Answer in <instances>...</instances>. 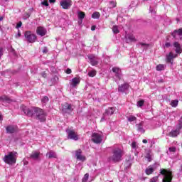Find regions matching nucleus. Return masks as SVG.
<instances>
[{
	"label": "nucleus",
	"mask_w": 182,
	"mask_h": 182,
	"mask_svg": "<svg viewBox=\"0 0 182 182\" xmlns=\"http://www.w3.org/2000/svg\"><path fill=\"white\" fill-rule=\"evenodd\" d=\"M180 134V132L177 129H173L169 132V137H177V136Z\"/></svg>",
	"instance_id": "obj_24"
},
{
	"label": "nucleus",
	"mask_w": 182,
	"mask_h": 182,
	"mask_svg": "<svg viewBox=\"0 0 182 182\" xmlns=\"http://www.w3.org/2000/svg\"><path fill=\"white\" fill-rule=\"evenodd\" d=\"M65 73H67V75H70V73H72V70L70 68H68Z\"/></svg>",
	"instance_id": "obj_48"
},
{
	"label": "nucleus",
	"mask_w": 182,
	"mask_h": 182,
	"mask_svg": "<svg viewBox=\"0 0 182 182\" xmlns=\"http://www.w3.org/2000/svg\"><path fill=\"white\" fill-rule=\"evenodd\" d=\"M50 4H55L56 0H49Z\"/></svg>",
	"instance_id": "obj_54"
},
{
	"label": "nucleus",
	"mask_w": 182,
	"mask_h": 182,
	"mask_svg": "<svg viewBox=\"0 0 182 182\" xmlns=\"http://www.w3.org/2000/svg\"><path fill=\"white\" fill-rule=\"evenodd\" d=\"M154 172V168L151 166H149L145 170V173L146 174H147V176H150V174H153Z\"/></svg>",
	"instance_id": "obj_26"
},
{
	"label": "nucleus",
	"mask_w": 182,
	"mask_h": 182,
	"mask_svg": "<svg viewBox=\"0 0 182 182\" xmlns=\"http://www.w3.org/2000/svg\"><path fill=\"white\" fill-rule=\"evenodd\" d=\"M85 14L84 12L80 11V12L78 13L79 19H85Z\"/></svg>",
	"instance_id": "obj_36"
},
{
	"label": "nucleus",
	"mask_w": 182,
	"mask_h": 182,
	"mask_svg": "<svg viewBox=\"0 0 182 182\" xmlns=\"http://www.w3.org/2000/svg\"><path fill=\"white\" fill-rule=\"evenodd\" d=\"M0 102H5L6 103H12L14 100L6 95H3L0 97Z\"/></svg>",
	"instance_id": "obj_21"
},
{
	"label": "nucleus",
	"mask_w": 182,
	"mask_h": 182,
	"mask_svg": "<svg viewBox=\"0 0 182 182\" xmlns=\"http://www.w3.org/2000/svg\"><path fill=\"white\" fill-rule=\"evenodd\" d=\"M144 1H148V0H144Z\"/></svg>",
	"instance_id": "obj_59"
},
{
	"label": "nucleus",
	"mask_w": 182,
	"mask_h": 182,
	"mask_svg": "<svg viewBox=\"0 0 182 182\" xmlns=\"http://www.w3.org/2000/svg\"><path fill=\"white\" fill-rule=\"evenodd\" d=\"M112 156L108 158L109 161H112L113 163H117L122 160L123 157V151L119 148H116L112 151Z\"/></svg>",
	"instance_id": "obj_2"
},
{
	"label": "nucleus",
	"mask_w": 182,
	"mask_h": 182,
	"mask_svg": "<svg viewBox=\"0 0 182 182\" xmlns=\"http://www.w3.org/2000/svg\"><path fill=\"white\" fill-rule=\"evenodd\" d=\"M178 105V100H174L171 101V106H172V107H177Z\"/></svg>",
	"instance_id": "obj_32"
},
{
	"label": "nucleus",
	"mask_w": 182,
	"mask_h": 182,
	"mask_svg": "<svg viewBox=\"0 0 182 182\" xmlns=\"http://www.w3.org/2000/svg\"><path fill=\"white\" fill-rule=\"evenodd\" d=\"M138 132L141 133H144V129H143V122H141L139 124H136Z\"/></svg>",
	"instance_id": "obj_27"
},
{
	"label": "nucleus",
	"mask_w": 182,
	"mask_h": 182,
	"mask_svg": "<svg viewBox=\"0 0 182 182\" xmlns=\"http://www.w3.org/2000/svg\"><path fill=\"white\" fill-rule=\"evenodd\" d=\"M80 83V80L77 77H75L71 80V86H73V87H76V86H77V85Z\"/></svg>",
	"instance_id": "obj_23"
},
{
	"label": "nucleus",
	"mask_w": 182,
	"mask_h": 182,
	"mask_svg": "<svg viewBox=\"0 0 182 182\" xmlns=\"http://www.w3.org/2000/svg\"><path fill=\"white\" fill-rule=\"evenodd\" d=\"M149 12H151V14H153L154 15L156 14V9H152L151 7H150V9H149Z\"/></svg>",
	"instance_id": "obj_47"
},
{
	"label": "nucleus",
	"mask_w": 182,
	"mask_h": 182,
	"mask_svg": "<svg viewBox=\"0 0 182 182\" xmlns=\"http://www.w3.org/2000/svg\"><path fill=\"white\" fill-rule=\"evenodd\" d=\"M142 143H147V140L146 139H143Z\"/></svg>",
	"instance_id": "obj_56"
},
{
	"label": "nucleus",
	"mask_w": 182,
	"mask_h": 182,
	"mask_svg": "<svg viewBox=\"0 0 182 182\" xmlns=\"http://www.w3.org/2000/svg\"><path fill=\"white\" fill-rule=\"evenodd\" d=\"M146 159H147L148 161H151V155L150 154H146Z\"/></svg>",
	"instance_id": "obj_44"
},
{
	"label": "nucleus",
	"mask_w": 182,
	"mask_h": 182,
	"mask_svg": "<svg viewBox=\"0 0 182 182\" xmlns=\"http://www.w3.org/2000/svg\"><path fill=\"white\" fill-rule=\"evenodd\" d=\"M112 70L114 73H115L116 77H117V79H119V80H121L122 77V70H120V68H119L117 67H114V68H112Z\"/></svg>",
	"instance_id": "obj_14"
},
{
	"label": "nucleus",
	"mask_w": 182,
	"mask_h": 182,
	"mask_svg": "<svg viewBox=\"0 0 182 182\" xmlns=\"http://www.w3.org/2000/svg\"><path fill=\"white\" fill-rule=\"evenodd\" d=\"M88 59L92 66H97V65L99 64V58L96 57L94 55H89Z\"/></svg>",
	"instance_id": "obj_11"
},
{
	"label": "nucleus",
	"mask_w": 182,
	"mask_h": 182,
	"mask_svg": "<svg viewBox=\"0 0 182 182\" xmlns=\"http://www.w3.org/2000/svg\"><path fill=\"white\" fill-rule=\"evenodd\" d=\"M2 120V116L0 114V122Z\"/></svg>",
	"instance_id": "obj_57"
},
{
	"label": "nucleus",
	"mask_w": 182,
	"mask_h": 182,
	"mask_svg": "<svg viewBox=\"0 0 182 182\" xmlns=\"http://www.w3.org/2000/svg\"><path fill=\"white\" fill-rule=\"evenodd\" d=\"M173 48H175V52L176 53H181L182 49H181V45L178 43V42L175 41L173 44Z\"/></svg>",
	"instance_id": "obj_17"
},
{
	"label": "nucleus",
	"mask_w": 182,
	"mask_h": 182,
	"mask_svg": "<svg viewBox=\"0 0 182 182\" xmlns=\"http://www.w3.org/2000/svg\"><path fill=\"white\" fill-rule=\"evenodd\" d=\"M182 129V121L180 120L178 124L176 125V129L177 131L180 133V130Z\"/></svg>",
	"instance_id": "obj_34"
},
{
	"label": "nucleus",
	"mask_w": 182,
	"mask_h": 182,
	"mask_svg": "<svg viewBox=\"0 0 182 182\" xmlns=\"http://www.w3.org/2000/svg\"><path fill=\"white\" fill-rule=\"evenodd\" d=\"M16 159H18V153L16 151H11L9 152V154L4 156L3 161H4L6 164L12 166V164H15V163H16Z\"/></svg>",
	"instance_id": "obj_3"
},
{
	"label": "nucleus",
	"mask_w": 182,
	"mask_h": 182,
	"mask_svg": "<svg viewBox=\"0 0 182 182\" xmlns=\"http://www.w3.org/2000/svg\"><path fill=\"white\" fill-rule=\"evenodd\" d=\"M170 46H171V43H165V47L166 48H170Z\"/></svg>",
	"instance_id": "obj_51"
},
{
	"label": "nucleus",
	"mask_w": 182,
	"mask_h": 182,
	"mask_svg": "<svg viewBox=\"0 0 182 182\" xmlns=\"http://www.w3.org/2000/svg\"><path fill=\"white\" fill-rule=\"evenodd\" d=\"M171 36L176 41L179 39L182 40V28L179 29L174 30L173 33H171Z\"/></svg>",
	"instance_id": "obj_9"
},
{
	"label": "nucleus",
	"mask_w": 182,
	"mask_h": 182,
	"mask_svg": "<svg viewBox=\"0 0 182 182\" xmlns=\"http://www.w3.org/2000/svg\"><path fill=\"white\" fill-rule=\"evenodd\" d=\"M156 69L158 72H160L161 70H164V69H166V65H164L163 64H159V65H156Z\"/></svg>",
	"instance_id": "obj_28"
},
{
	"label": "nucleus",
	"mask_w": 182,
	"mask_h": 182,
	"mask_svg": "<svg viewBox=\"0 0 182 182\" xmlns=\"http://www.w3.org/2000/svg\"><path fill=\"white\" fill-rule=\"evenodd\" d=\"M60 5L62 6L63 9H69L70 6H72V1L71 0H63L60 1Z\"/></svg>",
	"instance_id": "obj_13"
},
{
	"label": "nucleus",
	"mask_w": 182,
	"mask_h": 182,
	"mask_svg": "<svg viewBox=\"0 0 182 182\" xmlns=\"http://www.w3.org/2000/svg\"><path fill=\"white\" fill-rule=\"evenodd\" d=\"M75 157L77 160H80V161H86V156L82 155V149H77L75 151Z\"/></svg>",
	"instance_id": "obj_12"
},
{
	"label": "nucleus",
	"mask_w": 182,
	"mask_h": 182,
	"mask_svg": "<svg viewBox=\"0 0 182 182\" xmlns=\"http://www.w3.org/2000/svg\"><path fill=\"white\" fill-rule=\"evenodd\" d=\"M96 30V26H92L91 31H95Z\"/></svg>",
	"instance_id": "obj_53"
},
{
	"label": "nucleus",
	"mask_w": 182,
	"mask_h": 182,
	"mask_svg": "<svg viewBox=\"0 0 182 182\" xmlns=\"http://www.w3.org/2000/svg\"><path fill=\"white\" fill-rule=\"evenodd\" d=\"M41 4H43L44 6H49V3L48 2V0H44L43 2H41Z\"/></svg>",
	"instance_id": "obj_43"
},
{
	"label": "nucleus",
	"mask_w": 182,
	"mask_h": 182,
	"mask_svg": "<svg viewBox=\"0 0 182 182\" xmlns=\"http://www.w3.org/2000/svg\"><path fill=\"white\" fill-rule=\"evenodd\" d=\"M112 32H114V33H119V32H120L119 31V27H117V26H114L112 27Z\"/></svg>",
	"instance_id": "obj_38"
},
{
	"label": "nucleus",
	"mask_w": 182,
	"mask_h": 182,
	"mask_svg": "<svg viewBox=\"0 0 182 182\" xmlns=\"http://www.w3.org/2000/svg\"><path fill=\"white\" fill-rule=\"evenodd\" d=\"M144 105V101L143 100H139V101L137 102V106H138L139 107H143Z\"/></svg>",
	"instance_id": "obj_40"
},
{
	"label": "nucleus",
	"mask_w": 182,
	"mask_h": 182,
	"mask_svg": "<svg viewBox=\"0 0 182 182\" xmlns=\"http://www.w3.org/2000/svg\"><path fill=\"white\" fill-rule=\"evenodd\" d=\"M6 133L12 134V133H16L18 132V127L14 125L7 126L6 128Z\"/></svg>",
	"instance_id": "obj_15"
},
{
	"label": "nucleus",
	"mask_w": 182,
	"mask_h": 182,
	"mask_svg": "<svg viewBox=\"0 0 182 182\" xmlns=\"http://www.w3.org/2000/svg\"><path fill=\"white\" fill-rule=\"evenodd\" d=\"M16 38L18 39V38H21V31L19 30L18 31L17 35H16Z\"/></svg>",
	"instance_id": "obj_50"
},
{
	"label": "nucleus",
	"mask_w": 182,
	"mask_h": 182,
	"mask_svg": "<svg viewBox=\"0 0 182 182\" xmlns=\"http://www.w3.org/2000/svg\"><path fill=\"white\" fill-rule=\"evenodd\" d=\"M41 102L44 105H46V103H48V102H49V97L45 96L44 97L42 98Z\"/></svg>",
	"instance_id": "obj_37"
},
{
	"label": "nucleus",
	"mask_w": 182,
	"mask_h": 182,
	"mask_svg": "<svg viewBox=\"0 0 182 182\" xmlns=\"http://www.w3.org/2000/svg\"><path fill=\"white\" fill-rule=\"evenodd\" d=\"M129 84L128 83H124L123 85H121L118 87V92H126L127 89H129Z\"/></svg>",
	"instance_id": "obj_22"
},
{
	"label": "nucleus",
	"mask_w": 182,
	"mask_h": 182,
	"mask_svg": "<svg viewBox=\"0 0 182 182\" xmlns=\"http://www.w3.org/2000/svg\"><path fill=\"white\" fill-rule=\"evenodd\" d=\"M36 33L39 36H45V35H46V33H47L46 28H45L43 26H39L36 29Z\"/></svg>",
	"instance_id": "obj_16"
},
{
	"label": "nucleus",
	"mask_w": 182,
	"mask_h": 182,
	"mask_svg": "<svg viewBox=\"0 0 182 182\" xmlns=\"http://www.w3.org/2000/svg\"><path fill=\"white\" fill-rule=\"evenodd\" d=\"M158 180H159V176H155L151 178L149 182H157Z\"/></svg>",
	"instance_id": "obj_42"
},
{
	"label": "nucleus",
	"mask_w": 182,
	"mask_h": 182,
	"mask_svg": "<svg viewBox=\"0 0 182 182\" xmlns=\"http://www.w3.org/2000/svg\"><path fill=\"white\" fill-rule=\"evenodd\" d=\"M112 8H116V2L113 1L109 2V9H112Z\"/></svg>",
	"instance_id": "obj_39"
},
{
	"label": "nucleus",
	"mask_w": 182,
	"mask_h": 182,
	"mask_svg": "<svg viewBox=\"0 0 182 182\" xmlns=\"http://www.w3.org/2000/svg\"><path fill=\"white\" fill-rule=\"evenodd\" d=\"M139 45L141 46V48L145 50L146 49H149V47L150 46V44L146 43H139Z\"/></svg>",
	"instance_id": "obj_29"
},
{
	"label": "nucleus",
	"mask_w": 182,
	"mask_h": 182,
	"mask_svg": "<svg viewBox=\"0 0 182 182\" xmlns=\"http://www.w3.org/2000/svg\"><path fill=\"white\" fill-rule=\"evenodd\" d=\"M127 120L128 122H130V123H132V122H136V120H137V118L133 115H131L127 117Z\"/></svg>",
	"instance_id": "obj_31"
},
{
	"label": "nucleus",
	"mask_w": 182,
	"mask_h": 182,
	"mask_svg": "<svg viewBox=\"0 0 182 182\" xmlns=\"http://www.w3.org/2000/svg\"><path fill=\"white\" fill-rule=\"evenodd\" d=\"M125 38H126L127 43H129L130 42H136V37L133 34H127L125 36Z\"/></svg>",
	"instance_id": "obj_18"
},
{
	"label": "nucleus",
	"mask_w": 182,
	"mask_h": 182,
	"mask_svg": "<svg viewBox=\"0 0 182 182\" xmlns=\"http://www.w3.org/2000/svg\"><path fill=\"white\" fill-rule=\"evenodd\" d=\"M21 26H22V21H19V22L17 23L16 28V29H19V28H21Z\"/></svg>",
	"instance_id": "obj_45"
},
{
	"label": "nucleus",
	"mask_w": 182,
	"mask_h": 182,
	"mask_svg": "<svg viewBox=\"0 0 182 182\" xmlns=\"http://www.w3.org/2000/svg\"><path fill=\"white\" fill-rule=\"evenodd\" d=\"M42 76H43V77H46V73H42Z\"/></svg>",
	"instance_id": "obj_55"
},
{
	"label": "nucleus",
	"mask_w": 182,
	"mask_h": 182,
	"mask_svg": "<svg viewBox=\"0 0 182 182\" xmlns=\"http://www.w3.org/2000/svg\"><path fill=\"white\" fill-rule=\"evenodd\" d=\"M31 16V14L29 13H27L25 14V16L23 17V19H28Z\"/></svg>",
	"instance_id": "obj_49"
},
{
	"label": "nucleus",
	"mask_w": 182,
	"mask_h": 182,
	"mask_svg": "<svg viewBox=\"0 0 182 182\" xmlns=\"http://www.w3.org/2000/svg\"><path fill=\"white\" fill-rule=\"evenodd\" d=\"M87 180H89V173H85L82 178V182H86Z\"/></svg>",
	"instance_id": "obj_41"
},
{
	"label": "nucleus",
	"mask_w": 182,
	"mask_h": 182,
	"mask_svg": "<svg viewBox=\"0 0 182 182\" xmlns=\"http://www.w3.org/2000/svg\"><path fill=\"white\" fill-rule=\"evenodd\" d=\"M56 153L53 151H50L46 154V157H48V159H56Z\"/></svg>",
	"instance_id": "obj_25"
},
{
	"label": "nucleus",
	"mask_w": 182,
	"mask_h": 182,
	"mask_svg": "<svg viewBox=\"0 0 182 182\" xmlns=\"http://www.w3.org/2000/svg\"><path fill=\"white\" fill-rule=\"evenodd\" d=\"M174 58H177V54H173L171 52L169 53V54L166 55V60H167L168 63L173 64V62H171V60H173V59H174Z\"/></svg>",
	"instance_id": "obj_19"
},
{
	"label": "nucleus",
	"mask_w": 182,
	"mask_h": 182,
	"mask_svg": "<svg viewBox=\"0 0 182 182\" xmlns=\"http://www.w3.org/2000/svg\"><path fill=\"white\" fill-rule=\"evenodd\" d=\"M43 53H48V48L44 47V48H43Z\"/></svg>",
	"instance_id": "obj_52"
},
{
	"label": "nucleus",
	"mask_w": 182,
	"mask_h": 182,
	"mask_svg": "<svg viewBox=\"0 0 182 182\" xmlns=\"http://www.w3.org/2000/svg\"><path fill=\"white\" fill-rule=\"evenodd\" d=\"M114 113V107H109L105 110V112L103 114V117L101 119V122L103 120L107 119V116H112Z\"/></svg>",
	"instance_id": "obj_10"
},
{
	"label": "nucleus",
	"mask_w": 182,
	"mask_h": 182,
	"mask_svg": "<svg viewBox=\"0 0 182 182\" xmlns=\"http://www.w3.org/2000/svg\"><path fill=\"white\" fill-rule=\"evenodd\" d=\"M92 140L96 144H100V143L103 141V138H102V135L100 134L94 132L92 135Z\"/></svg>",
	"instance_id": "obj_7"
},
{
	"label": "nucleus",
	"mask_w": 182,
	"mask_h": 182,
	"mask_svg": "<svg viewBox=\"0 0 182 182\" xmlns=\"http://www.w3.org/2000/svg\"><path fill=\"white\" fill-rule=\"evenodd\" d=\"M2 19L4 18L0 16V21H2Z\"/></svg>",
	"instance_id": "obj_58"
},
{
	"label": "nucleus",
	"mask_w": 182,
	"mask_h": 182,
	"mask_svg": "<svg viewBox=\"0 0 182 182\" xmlns=\"http://www.w3.org/2000/svg\"><path fill=\"white\" fill-rule=\"evenodd\" d=\"M73 105L69 103H65L63 105L62 112L63 113H68V114H70V112H73Z\"/></svg>",
	"instance_id": "obj_8"
},
{
	"label": "nucleus",
	"mask_w": 182,
	"mask_h": 182,
	"mask_svg": "<svg viewBox=\"0 0 182 182\" xmlns=\"http://www.w3.org/2000/svg\"><path fill=\"white\" fill-rule=\"evenodd\" d=\"M21 109L24 114L28 116V117H36L37 120H39L41 122L46 120V112L39 107H33L29 108L25 105H21Z\"/></svg>",
	"instance_id": "obj_1"
},
{
	"label": "nucleus",
	"mask_w": 182,
	"mask_h": 182,
	"mask_svg": "<svg viewBox=\"0 0 182 182\" xmlns=\"http://www.w3.org/2000/svg\"><path fill=\"white\" fill-rule=\"evenodd\" d=\"M65 132L68 134V139H70V140H75V141L79 140V136H77L75 130L67 129Z\"/></svg>",
	"instance_id": "obj_6"
},
{
	"label": "nucleus",
	"mask_w": 182,
	"mask_h": 182,
	"mask_svg": "<svg viewBox=\"0 0 182 182\" xmlns=\"http://www.w3.org/2000/svg\"><path fill=\"white\" fill-rule=\"evenodd\" d=\"M160 174L164 177L162 182H171L173 180V173L168 169H161Z\"/></svg>",
	"instance_id": "obj_4"
},
{
	"label": "nucleus",
	"mask_w": 182,
	"mask_h": 182,
	"mask_svg": "<svg viewBox=\"0 0 182 182\" xmlns=\"http://www.w3.org/2000/svg\"><path fill=\"white\" fill-rule=\"evenodd\" d=\"M88 76L90 77H95L96 76V70H92L88 73Z\"/></svg>",
	"instance_id": "obj_35"
},
{
	"label": "nucleus",
	"mask_w": 182,
	"mask_h": 182,
	"mask_svg": "<svg viewBox=\"0 0 182 182\" xmlns=\"http://www.w3.org/2000/svg\"><path fill=\"white\" fill-rule=\"evenodd\" d=\"M39 156H41V152L34 151L30 155V159H32L33 160H39Z\"/></svg>",
	"instance_id": "obj_20"
},
{
	"label": "nucleus",
	"mask_w": 182,
	"mask_h": 182,
	"mask_svg": "<svg viewBox=\"0 0 182 182\" xmlns=\"http://www.w3.org/2000/svg\"><path fill=\"white\" fill-rule=\"evenodd\" d=\"M132 149H134V150H137L139 149V146L137 145V142L133 141L131 144Z\"/></svg>",
	"instance_id": "obj_33"
},
{
	"label": "nucleus",
	"mask_w": 182,
	"mask_h": 182,
	"mask_svg": "<svg viewBox=\"0 0 182 182\" xmlns=\"http://www.w3.org/2000/svg\"><path fill=\"white\" fill-rule=\"evenodd\" d=\"M169 151L171 153H175L176 152V147H170L169 148Z\"/></svg>",
	"instance_id": "obj_46"
},
{
	"label": "nucleus",
	"mask_w": 182,
	"mask_h": 182,
	"mask_svg": "<svg viewBox=\"0 0 182 182\" xmlns=\"http://www.w3.org/2000/svg\"><path fill=\"white\" fill-rule=\"evenodd\" d=\"M24 36L28 42L30 43H33L36 41V35L32 33L31 31H26L24 33Z\"/></svg>",
	"instance_id": "obj_5"
},
{
	"label": "nucleus",
	"mask_w": 182,
	"mask_h": 182,
	"mask_svg": "<svg viewBox=\"0 0 182 182\" xmlns=\"http://www.w3.org/2000/svg\"><path fill=\"white\" fill-rule=\"evenodd\" d=\"M92 18H93V19H99V18H100V13L97 11L94 12L92 15Z\"/></svg>",
	"instance_id": "obj_30"
}]
</instances>
